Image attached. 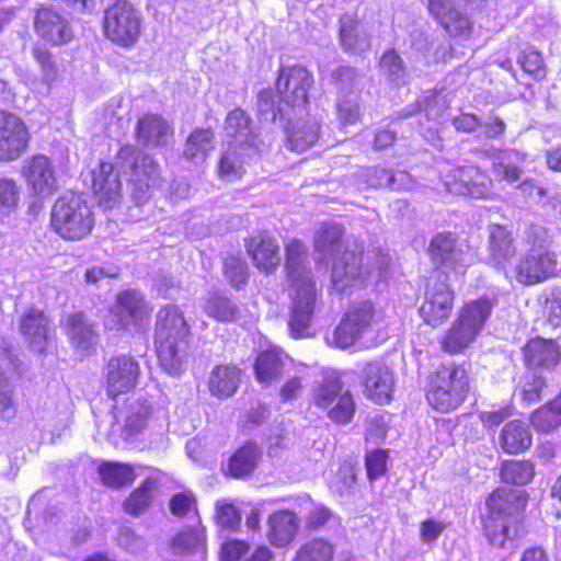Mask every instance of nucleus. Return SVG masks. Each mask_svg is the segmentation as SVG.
Listing matches in <instances>:
<instances>
[{
  "label": "nucleus",
  "instance_id": "f257e3e1",
  "mask_svg": "<svg viewBox=\"0 0 561 561\" xmlns=\"http://www.w3.org/2000/svg\"><path fill=\"white\" fill-rule=\"evenodd\" d=\"M285 268L294 295L288 321L290 335L295 339L310 336V324L317 299L314 282L308 266V250L299 240L285 247Z\"/></svg>",
  "mask_w": 561,
  "mask_h": 561
},
{
  "label": "nucleus",
  "instance_id": "f03ea898",
  "mask_svg": "<svg viewBox=\"0 0 561 561\" xmlns=\"http://www.w3.org/2000/svg\"><path fill=\"white\" fill-rule=\"evenodd\" d=\"M343 228L336 224H322L314 236V250L323 259L334 257L331 278L333 287L344 293L356 282H363L371 270L363 264V245L354 242L341 252Z\"/></svg>",
  "mask_w": 561,
  "mask_h": 561
},
{
  "label": "nucleus",
  "instance_id": "7ed1b4c3",
  "mask_svg": "<svg viewBox=\"0 0 561 561\" xmlns=\"http://www.w3.org/2000/svg\"><path fill=\"white\" fill-rule=\"evenodd\" d=\"M225 133L231 142L220 158L219 173L233 181L242 176L245 165L260 156L266 144L255 131L249 114L241 108H234L227 115Z\"/></svg>",
  "mask_w": 561,
  "mask_h": 561
},
{
  "label": "nucleus",
  "instance_id": "20e7f679",
  "mask_svg": "<svg viewBox=\"0 0 561 561\" xmlns=\"http://www.w3.org/2000/svg\"><path fill=\"white\" fill-rule=\"evenodd\" d=\"M190 328L174 305L161 308L157 313L154 345L161 368L170 376H180L187 368Z\"/></svg>",
  "mask_w": 561,
  "mask_h": 561
},
{
  "label": "nucleus",
  "instance_id": "39448f33",
  "mask_svg": "<svg viewBox=\"0 0 561 561\" xmlns=\"http://www.w3.org/2000/svg\"><path fill=\"white\" fill-rule=\"evenodd\" d=\"M526 503V492L517 489L499 488L489 496L484 530L492 546L503 548L508 539L518 536Z\"/></svg>",
  "mask_w": 561,
  "mask_h": 561
},
{
  "label": "nucleus",
  "instance_id": "423d86ee",
  "mask_svg": "<svg viewBox=\"0 0 561 561\" xmlns=\"http://www.w3.org/2000/svg\"><path fill=\"white\" fill-rule=\"evenodd\" d=\"M116 165L128 174L130 197L137 205L146 203L161 183L159 164L138 148L126 145L116 154Z\"/></svg>",
  "mask_w": 561,
  "mask_h": 561
},
{
  "label": "nucleus",
  "instance_id": "0eeeda50",
  "mask_svg": "<svg viewBox=\"0 0 561 561\" xmlns=\"http://www.w3.org/2000/svg\"><path fill=\"white\" fill-rule=\"evenodd\" d=\"M469 392V377L465 365L454 362L440 365L435 371L427 392L430 405L446 413L456 410Z\"/></svg>",
  "mask_w": 561,
  "mask_h": 561
},
{
  "label": "nucleus",
  "instance_id": "6e6552de",
  "mask_svg": "<svg viewBox=\"0 0 561 561\" xmlns=\"http://www.w3.org/2000/svg\"><path fill=\"white\" fill-rule=\"evenodd\" d=\"M94 226V216L88 203L79 195L59 197L51 209V227L64 239L80 240Z\"/></svg>",
  "mask_w": 561,
  "mask_h": 561
},
{
  "label": "nucleus",
  "instance_id": "1a4fd4ad",
  "mask_svg": "<svg viewBox=\"0 0 561 561\" xmlns=\"http://www.w3.org/2000/svg\"><path fill=\"white\" fill-rule=\"evenodd\" d=\"M105 36L117 45H134L141 31V18L138 10L127 0H115L104 12Z\"/></svg>",
  "mask_w": 561,
  "mask_h": 561
},
{
  "label": "nucleus",
  "instance_id": "9d476101",
  "mask_svg": "<svg viewBox=\"0 0 561 561\" xmlns=\"http://www.w3.org/2000/svg\"><path fill=\"white\" fill-rule=\"evenodd\" d=\"M313 83L312 75L304 67L282 68L276 89L282 103L295 115L300 113L308 102V91Z\"/></svg>",
  "mask_w": 561,
  "mask_h": 561
},
{
  "label": "nucleus",
  "instance_id": "9b49d317",
  "mask_svg": "<svg viewBox=\"0 0 561 561\" xmlns=\"http://www.w3.org/2000/svg\"><path fill=\"white\" fill-rule=\"evenodd\" d=\"M446 282L447 276L437 272L430 277L426 285L425 300L420 308V314L432 327L442 324L453 310L454 291Z\"/></svg>",
  "mask_w": 561,
  "mask_h": 561
},
{
  "label": "nucleus",
  "instance_id": "f8f14e48",
  "mask_svg": "<svg viewBox=\"0 0 561 561\" xmlns=\"http://www.w3.org/2000/svg\"><path fill=\"white\" fill-rule=\"evenodd\" d=\"M103 376L107 397L116 399L137 386L140 377V366L130 355L113 356L106 363Z\"/></svg>",
  "mask_w": 561,
  "mask_h": 561
},
{
  "label": "nucleus",
  "instance_id": "ddd939ff",
  "mask_svg": "<svg viewBox=\"0 0 561 561\" xmlns=\"http://www.w3.org/2000/svg\"><path fill=\"white\" fill-rule=\"evenodd\" d=\"M557 273L558 255L551 250L529 249L515 267L516 280L525 286L546 282Z\"/></svg>",
  "mask_w": 561,
  "mask_h": 561
},
{
  "label": "nucleus",
  "instance_id": "4468645a",
  "mask_svg": "<svg viewBox=\"0 0 561 561\" xmlns=\"http://www.w3.org/2000/svg\"><path fill=\"white\" fill-rule=\"evenodd\" d=\"M376 316L377 313L371 302L360 301L354 304L334 330V344L340 348L353 345L368 331L375 322Z\"/></svg>",
  "mask_w": 561,
  "mask_h": 561
},
{
  "label": "nucleus",
  "instance_id": "2eb2a0df",
  "mask_svg": "<svg viewBox=\"0 0 561 561\" xmlns=\"http://www.w3.org/2000/svg\"><path fill=\"white\" fill-rule=\"evenodd\" d=\"M444 183L446 190L455 195L489 198L492 193V180L474 165L451 170Z\"/></svg>",
  "mask_w": 561,
  "mask_h": 561
},
{
  "label": "nucleus",
  "instance_id": "dca6fc26",
  "mask_svg": "<svg viewBox=\"0 0 561 561\" xmlns=\"http://www.w3.org/2000/svg\"><path fill=\"white\" fill-rule=\"evenodd\" d=\"M30 133L24 122L7 111H0V161L18 160L27 149Z\"/></svg>",
  "mask_w": 561,
  "mask_h": 561
},
{
  "label": "nucleus",
  "instance_id": "f3484780",
  "mask_svg": "<svg viewBox=\"0 0 561 561\" xmlns=\"http://www.w3.org/2000/svg\"><path fill=\"white\" fill-rule=\"evenodd\" d=\"M428 254L435 264L445 266L458 274L465 273L471 261V255L463 250L453 232L435 234L430 242Z\"/></svg>",
  "mask_w": 561,
  "mask_h": 561
},
{
  "label": "nucleus",
  "instance_id": "a211bd4d",
  "mask_svg": "<svg viewBox=\"0 0 561 561\" xmlns=\"http://www.w3.org/2000/svg\"><path fill=\"white\" fill-rule=\"evenodd\" d=\"M35 33L46 42L61 46L72 41L75 34L69 20L50 8H41L34 18Z\"/></svg>",
  "mask_w": 561,
  "mask_h": 561
},
{
  "label": "nucleus",
  "instance_id": "6ab92c4d",
  "mask_svg": "<svg viewBox=\"0 0 561 561\" xmlns=\"http://www.w3.org/2000/svg\"><path fill=\"white\" fill-rule=\"evenodd\" d=\"M121 172L123 169L114 162H102L92 172V187L100 205L105 208H113L122 199Z\"/></svg>",
  "mask_w": 561,
  "mask_h": 561
},
{
  "label": "nucleus",
  "instance_id": "aec40b11",
  "mask_svg": "<svg viewBox=\"0 0 561 561\" xmlns=\"http://www.w3.org/2000/svg\"><path fill=\"white\" fill-rule=\"evenodd\" d=\"M23 175L32 192L42 197H48L57 192L58 183L51 161L43 154L26 160Z\"/></svg>",
  "mask_w": 561,
  "mask_h": 561
},
{
  "label": "nucleus",
  "instance_id": "412c9836",
  "mask_svg": "<svg viewBox=\"0 0 561 561\" xmlns=\"http://www.w3.org/2000/svg\"><path fill=\"white\" fill-rule=\"evenodd\" d=\"M365 394L379 404L388 403L393 391V375L381 362L367 363L360 376Z\"/></svg>",
  "mask_w": 561,
  "mask_h": 561
},
{
  "label": "nucleus",
  "instance_id": "4be33fe9",
  "mask_svg": "<svg viewBox=\"0 0 561 561\" xmlns=\"http://www.w3.org/2000/svg\"><path fill=\"white\" fill-rule=\"evenodd\" d=\"M430 14L451 36L467 35L472 27L469 16L453 0H427Z\"/></svg>",
  "mask_w": 561,
  "mask_h": 561
},
{
  "label": "nucleus",
  "instance_id": "5701e85b",
  "mask_svg": "<svg viewBox=\"0 0 561 561\" xmlns=\"http://www.w3.org/2000/svg\"><path fill=\"white\" fill-rule=\"evenodd\" d=\"M66 334L73 348L82 356H87L95 350L99 334L94 324L82 312L68 314L64 322Z\"/></svg>",
  "mask_w": 561,
  "mask_h": 561
},
{
  "label": "nucleus",
  "instance_id": "b1692460",
  "mask_svg": "<svg viewBox=\"0 0 561 561\" xmlns=\"http://www.w3.org/2000/svg\"><path fill=\"white\" fill-rule=\"evenodd\" d=\"M284 125L286 147L295 152H305L317 144L320 137V123L316 118L291 121Z\"/></svg>",
  "mask_w": 561,
  "mask_h": 561
},
{
  "label": "nucleus",
  "instance_id": "393cba45",
  "mask_svg": "<svg viewBox=\"0 0 561 561\" xmlns=\"http://www.w3.org/2000/svg\"><path fill=\"white\" fill-rule=\"evenodd\" d=\"M248 252L254 265L265 273L274 272L280 263L279 244L268 233L253 237L249 242Z\"/></svg>",
  "mask_w": 561,
  "mask_h": 561
},
{
  "label": "nucleus",
  "instance_id": "a878e982",
  "mask_svg": "<svg viewBox=\"0 0 561 561\" xmlns=\"http://www.w3.org/2000/svg\"><path fill=\"white\" fill-rule=\"evenodd\" d=\"M137 138L146 147H165L172 139V130L159 115H145L138 121Z\"/></svg>",
  "mask_w": 561,
  "mask_h": 561
},
{
  "label": "nucleus",
  "instance_id": "bb28decb",
  "mask_svg": "<svg viewBox=\"0 0 561 561\" xmlns=\"http://www.w3.org/2000/svg\"><path fill=\"white\" fill-rule=\"evenodd\" d=\"M241 382V369L236 365H217L208 377V389L218 399L232 397Z\"/></svg>",
  "mask_w": 561,
  "mask_h": 561
},
{
  "label": "nucleus",
  "instance_id": "cd10ccee",
  "mask_svg": "<svg viewBox=\"0 0 561 561\" xmlns=\"http://www.w3.org/2000/svg\"><path fill=\"white\" fill-rule=\"evenodd\" d=\"M339 38L343 49L348 53L362 54L370 48L369 36L354 14L341 16Z\"/></svg>",
  "mask_w": 561,
  "mask_h": 561
},
{
  "label": "nucleus",
  "instance_id": "c85d7f7f",
  "mask_svg": "<svg viewBox=\"0 0 561 561\" xmlns=\"http://www.w3.org/2000/svg\"><path fill=\"white\" fill-rule=\"evenodd\" d=\"M20 329L33 351L39 353L45 351L49 339V328L43 311L31 309L23 316Z\"/></svg>",
  "mask_w": 561,
  "mask_h": 561
},
{
  "label": "nucleus",
  "instance_id": "c756f323",
  "mask_svg": "<svg viewBox=\"0 0 561 561\" xmlns=\"http://www.w3.org/2000/svg\"><path fill=\"white\" fill-rule=\"evenodd\" d=\"M524 357L526 364L530 367L550 368L559 363L561 352L553 340L536 337L524 347Z\"/></svg>",
  "mask_w": 561,
  "mask_h": 561
},
{
  "label": "nucleus",
  "instance_id": "7c9ffc66",
  "mask_svg": "<svg viewBox=\"0 0 561 561\" xmlns=\"http://www.w3.org/2000/svg\"><path fill=\"white\" fill-rule=\"evenodd\" d=\"M267 538L275 547H285L290 543L298 530L297 516L290 511H279L268 518Z\"/></svg>",
  "mask_w": 561,
  "mask_h": 561
},
{
  "label": "nucleus",
  "instance_id": "2f4dec72",
  "mask_svg": "<svg viewBox=\"0 0 561 561\" xmlns=\"http://www.w3.org/2000/svg\"><path fill=\"white\" fill-rule=\"evenodd\" d=\"M531 443L533 435L529 426L518 420L506 423L499 437L501 448L510 455L524 453Z\"/></svg>",
  "mask_w": 561,
  "mask_h": 561
},
{
  "label": "nucleus",
  "instance_id": "473e14b6",
  "mask_svg": "<svg viewBox=\"0 0 561 561\" xmlns=\"http://www.w3.org/2000/svg\"><path fill=\"white\" fill-rule=\"evenodd\" d=\"M118 319L117 329H127L130 324H138L147 314L142 295L137 290H125L117 297Z\"/></svg>",
  "mask_w": 561,
  "mask_h": 561
},
{
  "label": "nucleus",
  "instance_id": "72a5a7b5",
  "mask_svg": "<svg viewBox=\"0 0 561 561\" xmlns=\"http://www.w3.org/2000/svg\"><path fill=\"white\" fill-rule=\"evenodd\" d=\"M489 250L494 266L502 265L516 254V247L511 232L503 226L491 225L489 228Z\"/></svg>",
  "mask_w": 561,
  "mask_h": 561
},
{
  "label": "nucleus",
  "instance_id": "f704fd0d",
  "mask_svg": "<svg viewBox=\"0 0 561 561\" xmlns=\"http://www.w3.org/2000/svg\"><path fill=\"white\" fill-rule=\"evenodd\" d=\"M284 371V360L282 354L276 350H268L260 353L254 363V374L256 380L268 387L278 381Z\"/></svg>",
  "mask_w": 561,
  "mask_h": 561
},
{
  "label": "nucleus",
  "instance_id": "c9c22d12",
  "mask_svg": "<svg viewBox=\"0 0 561 561\" xmlns=\"http://www.w3.org/2000/svg\"><path fill=\"white\" fill-rule=\"evenodd\" d=\"M153 415V408L147 400H134L126 404L123 433L134 437L142 432Z\"/></svg>",
  "mask_w": 561,
  "mask_h": 561
},
{
  "label": "nucleus",
  "instance_id": "e433bc0d",
  "mask_svg": "<svg viewBox=\"0 0 561 561\" xmlns=\"http://www.w3.org/2000/svg\"><path fill=\"white\" fill-rule=\"evenodd\" d=\"M261 451L256 444L247 443L240 447L228 461L224 471L237 479L244 478L255 469Z\"/></svg>",
  "mask_w": 561,
  "mask_h": 561
},
{
  "label": "nucleus",
  "instance_id": "4c0bfd02",
  "mask_svg": "<svg viewBox=\"0 0 561 561\" xmlns=\"http://www.w3.org/2000/svg\"><path fill=\"white\" fill-rule=\"evenodd\" d=\"M479 334L458 316L440 341L442 348L450 354L467 348Z\"/></svg>",
  "mask_w": 561,
  "mask_h": 561
},
{
  "label": "nucleus",
  "instance_id": "58836bf2",
  "mask_svg": "<svg viewBox=\"0 0 561 561\" xmlns=\"http://www.w3.org/2000/svg\"><path fill=\"white\" fill-rule=\"evenodd\" d=\"M495 306V300L490 297H481L466 304L459 311V317L478 334L483 329L486 320Z\"/></svg>",
  "mask_w": 561,
  "mask_h": 561
},
{
  "label": "nucleus",
  "instance_id": "ea45409f",
  "mask_svg": "<svg viewBox=\"0 0 561 561\" xmlns=\"http://www.w3.org/2000/svg\"><path fill=\"white\" fill-rule=\"evenodd\" d=\"M203 309L207 316L221 322L238 321L241 316L240 307L219 293L210 294L205 299Z\"/></svg>",
  "mask_w": 561,
  "mask_h": 561
},
{
  "label": "nucleus",
  "instance_id": "a19ab883",
  "mask_svg": "<svg viewBox=\"0 0 561 561\" xmlns=\"http://www.w3.org/2000/svg\"><path fill=\"white\" fill-rule=\"evenodd\" d=\"M346 390L335 373L325 374L313 387V402L319 409L330 408Z\"/></svg>",
  "mask_w": 561,
  "mask_h": 561
},
{
  "label": "nucleus",
  "instance_id": "79ce46f5",
  "mask_svg": "<svg viewBox=\"0 0 561 561\" xmlns=\"http://www.w3.org/2000/svg\"><path fill=\"white\" fill-rule=\"evenodd\" d=\"M533 426L541 433H549L561 425V394L536 410L531 415Z\"/></svg>",
  "mask_w": 561,
  "mask_h": 561
},
{
  "label": "nucleus",
  "instance_id": "37998d69",
  "mask_svg": "<svg viewBox=\"0 0 561 561\" xmlns=\"http://www.w3.org/2000/svg\"><path fill=\"white\" fill-rule=\"evenodd\" d=\"M214 134L209 129H196L186 140L184 157L196 163L205 160L207 153L213 150Z\"/></svg>",
  "mask_w": 561,
  "mask_h": 561
},
{
  "label": "nucleus",
  "instance_id": "c03bdc74",
  "mask_svg": "<svg viewBox=\"0 0 561 561\" xmlns=\"http://www.w3.org/2000/svg\"><path fill=\"white\" fill-rule=\"evenodd\" d=\"M334 546L327 539L314 538L299 547L293 561H332Z\"/></svg>",
  "mask_w": 561,
  "mask_h": 561
},
{
  "label": "nucleus",
  "instance_id": "a18cd8bd",
  "mask_svg": "<svg viewBox=\"0 0 561 561\" xmlns=\"http://www.w3.org/2000/svg\"><path fill=\"white\" fill-rule=\"evenodd\" d=\"M534 474V465L527 460H506L501 467V479L507 484L525 485Z\"/></svg>",
  "mask_w": 561,
  "mask_h": 561
},
{
  "label": "nucleus",
  "instance_id": "49530a36",
  "mask_svg": "<svg viewBox=\"0 0 561 561\" xmlns=\"http://www.w3.org/2000/svg\"><path fill=\"white\" fill-rule=\"evenodd\" d=\"M380 70L386 79L398 85H405L409 82V75L402 58L393 50L386 51L380 59Z\"/></svg>",
  "mask_w": 561,
  "mask_h": 561
},
{
  "label": "nucleus",
  "instance_id": "de8ad7c7",
  "mask_svg": "<svg viewBox=\"0 0 561 561\" xmlns=\"http://www.w3.org/2000/svg\"><path fill=\"white\" fill-rule=\"evenodd\" d=\"M99 473L103 483L111 488H119L134 480L133 468L125 463L103 462L99 467Z\"/></svg>",
  "mask_w": 561,
  "mask_h": 561
},
{
  "label": "nucleus",
  "instance_id": "09e8293b",
  "mask_svg": "<svg viewBox=\"0 0 561 561\" xmlns=\"http://www.w3.org/2000/svg\"><path fill=\"white\" fill-rule=\"evenodd\" d=\"M328 417L337 424H347L353 420L356 405L350 390L343 392L330 408H322Z\"/></svg>",
  "mask_w": 561,
  "mask_h": 561
},
{
  "label": "nucleus",
  "instance_id": "8fccbe9b",
  "mask_svg": "<svg viewBox=\"0 0 561 561\" xmlns=\"http://www.w3.org/2000/svg\"><path fill=\"white\" fill-rule=\"evenodd\" d=\"M446 108L443 98L436 93L425 95L416 104L407 107L401 117H409L416 112H424L428 121L438 119Z\"/></svg>",
  "mask_w": 561,
  "mask_h": 561
},
{
  "label": "nucleus",
  "instance_id": "3c124183",
  "mask_svg": "<svg viewBox=\"0 0 561 561\" xmlns=\"http://www.w3.org/2000/svg\"><path fill=\"white\" fill-rule=\"evenodd\" d=\"M31 53L39 67L41 81L49 88L58 77V67L53 54L43 45H35Z\"/></svg>",
  "mask_w": 561,
  "mask_h": 561
},
{
  "label": "nucleus",
  "instance_id": "603ef678",
  "mask_svg": "<svg viewBox=\"0 0 561 561\" xmlns=\"http://www.w3.org/2000/svg\"><path fill=\"white\" fill-rule=\"evenodd\" d=\"M257 112L264 119L275 121L276 116L279 115V118H286L290 116V111L284 103H282V99L279 102L275 103L273 91L270 89L262 90L257 96Z\"/></svg>",
  "mask_w": 561,
  "mask_h": 561
},
{
  "label": "nucleus",
  "instance_id": "864d4df0",
  "mask_svg": "<svg viewBox=\"0 0 561 561\" xmlns=\"http://www.w3.org/2000/svg\"><path fill=\"white\" fill-rule=\"evenodd\" d=\"M20 188L14 180L0 178V217H7L19 205Z\"/></svg>",
  "mask_w": 561,
  "mask_h": 561
},
{
  "label": "nucleus",
  "instance_id": "5fc2aeb1",
  "mask_svg": "<svg viewBox=\"0 0 561 561\" xmlns=\"http://www.w3.org/2000/svg\"><path fill=\"white\" fill-rule=\"evenodd\" d=\"M154 482L146 480L138 489H136L125 501L124 507L128 514L139 515L149 506L152 496Z\"/></svg>",
  "mask_w": 561,
  "mask_h": 561
},
{
  "label": "nucleus",
  "instance_id": "6e6d98bb",
  "mask_svg": "<svg viewBox=\"0 0 561 561\" xmlns=\"http://www.w3.org/2000/svg\"><path fill=\"white\" fill-rule=\"evenodd\" d=\"M548 383L545 378L537 374H527L524 377L520 396L524 402L534 403L542 399L548 391Z\"/></svg>",
  "mask_w": 561,
  "mask_h": 561
},
{
  "label": "nucleus",
  "instance_id": "4d7b16f0",
  "mask_svg": "<svg viewBox=\"0 0 561 561\" xmlns=\"http://www.w3.org/2000/svg\"><path fill=\"white\" fill-rule=\"evenodd\" d=\"M518 64L525 72L536 79H542L546 76L543 58L541 54L533 47H527L520 53Z\"/></svg>",
  "mask_w": 561,
  "mask_h": 561
},
{
  "label": "nucleus",
  "instance_id": "13d9d810",
  "mask_svg": "<svg viewBox=\"0 0 561 561\" xmlns=\"http://www.w3.org/2000/svg\"><path fill=\"white\" fill-rule=\"evenodd\" d=\"M224 271L232 286L240 287L248 279V265L239 256L230 255L225 259Z\"/></svg>",
  "mask_w": 561,
  "mask_h": 561
},
{
  "label": "nucleus",
  "instance_id": "bf43d9fd",
  "mask_svg": "<svg viewBox=\"0 0 561 561\" xmlns=\"http://www.w3.org/2000/svg\"><path fill=\"white\" fill-rule=\"evenodd\" d=\"M215 518L220 527L229 530H236L241 522V515L234 505L220 502L216 504Z\"/></svg>",
  "mask_w": 561,
  "mask_h": 561
},
{
  "label": "nucleus",
  "instance_id": "052dcab7",
  "mask_svg": "<svg viewBox=\"0 0 561 561\" xmlns=\"http://www.w3.org/2000/svg\"><path fill=\"white\" fill-rule=\"evenodd\" d=\"M524 239L529 249L550 250L551 237L548 230L540 225H530L524 232Z\"/></svg>",
  "mask_w": 561,
  "mask_h": 561
},
{
  "label": "nucleus",
  "instance_id": "680f3d73",
  "mask_svg": "<svg viewBox=\"0 0 561 561\" xmlns=\"http://www.w3.org/2000/svg\"><path fill=\"white\" fill-rule=\"evenodd\" d=\"M388 454L386 450L376 449L366 455L367 476L370 480L381 477L387 468Z\"/></svg>",
  "mask_w": 561,
  "mask_h": 561
},
{
  "label": "nucleus",
  "instance_id": "e2e57ef3",
  "mask_svg": "<svg viewBox=\"0 0 561 561\" xmlns=\"http://www.w3.org/2000/svg\"><path fill=\"white\" fill-rule=\"evenodd\" d=\"M203 543L202 531L196 528H187L179 533L173 539V547L176 550L190 551Z\"/></svg>",
  "mask_w": 561,
  "mask_h": 561
},
{
  "label": "nucleus",
  "instance_id": "0e129e2a",
  "mask_svg": "<svg viewBox=\"0 0 561 561\" xmlns=\"http://www.w3.org/2000/svg\"><path fill=\"white\" fill-rule=\"evenodd\" d=\"M391 171L385 168L370 167L362 172V178L370 187H388Z\"/></svg>",
  "mask_w": 561,
  "mask_h": 561
},
{
  "label": "nucleus",
  "instance_id": "69168bd1",
  "mask_svg": "<svg viewBox=\"0 0 561 561\" xmlns=\"http://www.w3.org/2000/svg\"><path fill=\"white\" fill-rule=\"evenodd\" d=\"M337 115L343 125L354 124L359 117V107L354 98L337 101Z\"/></svg>",
  "mask_w": 561,
  "mask_h": 561
},
{
  "label": "nucleus",
  "instance_id": "338daca9",
  "mask_svg": "<svg viewBox=\"0 0 561 561\" xmlns=\"http://www.w3.org/2000/svg\"><path fill=\"white\" fill-rule=\"evenodd\" d=\"M249 551V545L245 541L232 539L225 542L221 547V561H239Z\"/></svg>",
  "mask_w": 561,
  "mask_h": 561
},
{
  "label": "nucleus",
  "instance_id": "774afa93",
  "mask_svg": "<svg viewBox=\"0 0 561 561\" xmlns=\"http://www.w3.org/2000/svg\"><path fill=\"white\" fill-rule=\"evenodd\" d=\"M548 321L557 327L561 320V288L553 289L546 301Z\"/></svg>",
  "mask_w": 561,
  "mask_h": 561
}]
</instances>
